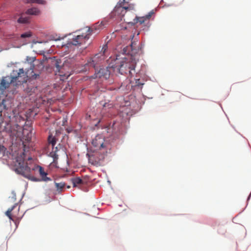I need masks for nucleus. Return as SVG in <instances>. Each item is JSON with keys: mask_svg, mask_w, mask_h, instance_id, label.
Listing matches in <instances>:
<instances>
[{"mask_svg": "<svg viewBox=\"0 0 251 251\" xmlns=\"http://www.w3.org/2000/svg\"><path fill=\"white\" fill-rule=\"evenodd\" d=\"M120 6H117L114 9V12L115 14L120 15L121 16L125 15L126 11L133 10L134 9V4H129L126 5V0H120Z\"/></svg>", "mask_w": 251, "mask_h": 251, "instance_id": "nucleus-7", "label": "nucleus"}, {"mask_svg": "<svg viewBox=\"0 0 251 251\" xmlns=\"http://www.w3.org/2000/svg\"><path fill=\"white\" fill-rule=\"evenodd\" d=\"M18 204V203H15L14 205L11 207L9 208L6 212V215L8 217L10 220L14 221V219L16 218H18V213L20 210V207L19 206L17 208V210L13 211V210L17 208Z\"/></svg>", "mask_w": 251, "mask_h": 251, "instance_id": "nucleus-11", "label": "nucleus"}, {"mask_svg": "<svg viewBox=\"0 0 251 251\" xmlns=\"http://www.w3.org/2000/svg\"><path fill=\"white\" fill-rule=\"evenodd\" d=\"M146 21H147V20L145 16L140 17H136L135 19H134L133 22H132V24L134 25L139 23L140 25H142L144 24Z\"/></svg>", "mask_w": 251, "mask_h": 251, "instance_id": "nucleus-17", "label": "nucleus"}, {"mask_svg": "<svg viewBox=\"0 0 251 251\" xmlns=\"http://www.w3.org/2000/svg\"><path fill=\"white\" fill-rule=\"evenodd\" d=\"M5 151L6 148L3 146L0 145V158L4 156Z\"/></svg>", "mask_w": 251, "mask_h": 251, "instance_id": "nucleus-21", "label": "nucleus"}, {"mask_svg": "<svg viewBox=\"0 0 251 251\" xmlns=\"http://www.w3.org/2000/svg\"><path fill=\"white\" fill-rule=\"evenodd\" d=\"M54 65L55 66V72L56 73H58V75L60 76L64 77L65 78H68L70 74L68 73H64L63 70L65 66L62 64L61 60L60 59H55L54 60Z\"/></svg>", "mask_w": 251, "mask_h": 251, "instance_id": "nucleus-8", "label": "nucleus"}, {"mask_svg": "<svg viewBox=\"0 0 251 251\" xmlns=\"http://www.w3.org/2000/svg\"><path fill=\"white\" fill-rule=\"evenodd\" d=\"M136 62L132 57L129 58H125L122 59L116 58L109 64V67L113 68L121 75H132V71H134Z\"/></svg>", "mask_w": 251, "mask_h": 251, "instance_id": "nucleus-3", "label": "nucleus"}, {"mask_svg": "<svg viewBox=\"0 0 251 251\" xmlns=\"http://www.w3.org/2000/svg\"><path fill=\"white\" fill-rule=\"evenodd\" d=\"M33 170L38 171L41 177L42 180L44 181H48L51 180L50 177L47 176V173L44 171V169L43 167L40 166H37L33 169Z\"/></svg>", "mask_w": 251, "mask_h": 251, "instance_id": "nucleus-14", "label": "nucleus"}, {"mask_svg": "<svg viewBox=\"0 0 251 251\" xmlns=\"http://www.w3.org/2000/svg\"><path fill=\"white\" fill-rule=\"evenodd\" d=\"M101 56H102L101 53H98L90 58L85 65V71L87 70L86 67L88 66H90L96 69V68L97 67V66L100 63V61L103 59L102 58H101Z\"/></svg>", "mask_w": 251, "mask_h": 251, "instance_id": "nucleus-9", "label": "nucleus"}, {"mask_svg": "<svg viewBox=\"0 0 251 251\" xmlns=\"http://www.w3.org/2000/svg\"><path fill=\"white\" fill-rule=\"evenodd\" d=\"M32 130L33 128L30 126H25L23 128V139L26 141L27 142L30 141L31 140L32 135L33 134Z\"/></svg>", "mask_w": 251, "mask_h": 251, "instance_id": "nucleus-13", "label": "nucleus"}, {"mask_svg": "<svg viewBox=\"0 0 251 251\" xmlns=\"http://www.w3.org/2000/svg\"><path fill=\"white\" fill-rule=\"evenodd\" d=\"M14 201H16V196L14 194L13 195V196L11 198Z\"/></svg>", "mask_w": 251, "mask_h": 251, "instance_id": "nucleus-29", "label": "nucleus"}, {"mask_svg": "<svg viewBox=\"0 0 251 251\" xmlns=\"http://www.w3.org/2000/svg\"><path fill=\"white\" fill-rule=\"evenodd\" d=\"M32 158L31 157H28L27 158L28 161L31 162L32 161ZM30 162H29V164H30Z\"/></svg>", "mask_w": 251, "mask_h": 251, "instance_id": "nucleus-28", "label": "nucleus"}, {"mask_svg": "<svg viewBox=\"0 0 251 251\" xmlns=\"http://www.w3.org/2000/svg\"><path fill=\"white\" fill-rule=\"evenodd\" d=\"M36 3L41 4H45L46 3V2L44 0H37Z\"/></svg>", "mask_w": 251, "mask_h": 251, "instance_id": "nucleus-26", "label": "nucleus"}, {"mask_svg": "<svg viewBox=\"0 0 251 251\" xmlns=\"http://www.w3.org/2000/svg\"><path fill=\"white\" fill-rule=\"evenodd\" d=\"M29 68L25 69V71L23 68L19 69L18 70H14L11 75L3 77L0 83V90L4 91L6 88H8L10 85L18 86L22 85L24 91L28 95L35 93L37 90V88L30 81H27L26 77L32 79H36L39 76V74H36L33 70L34 65L32 63L28 64Z\"/></svg>", "mask_w": 251, "mask_h": 251, "instance_id": "nucleus-1", "label": "nucleus"}, {"mask_svg": "<svg viewBox=\"0 0 251 251\" xmlns=\"http://www.w3.org/2000/svg\"><path fill=\"white\" fill-rule=\"evenodd\" d=\"M6 100H3L0 103V116L2 117V112L4 113L3 120L0 122V132L5 131L8 133L10 136L17 137L19 136L18 130L20 126L16 124L14 126L16 128L14 127H12L11 123H16V119L19 116L16 115L13 110L6 107Z\"/></svg>", "mask_w": 251, "mask_h": 251, "instance_id": "nucleus-2", "label": "nucleus"}, {"mask_svg": "<svg viewBox=\"0 0 251 251\" xmlns=\"http://www.w3.org/2000/svg\"><path fill=\"white\" fill-rule=\"evenodd\" d=\"M48 140L49 143L51 145L52 148V151L50 153V156L53 158L54 160H56L58 159V156L56 153L57 147H55V149H54V147L56 144V139L54 137H53L52 135H50L48 137Z\"/></svg>", "mask_w": 251, "mask_h": 251, "instance_id": "nucleus-12", "label": "nucleus"}, {"mask_svg": "<svg viewBox=\"0 0 251 251\" xmlns=\"http://www.w3.org/2000/svg\"><path fill=\"white\" fill-rule=\"evenodd\" d=\"M37 0H26L27 3H36Z\"/></svg>", "mask_w": 251, "mask_h": 251, "instance_id": "nucleus-27", "label": "nucleus"}, {"mask_svg": "<svg viewBox=\"0 0 251 251\" xmlns=\"http://www.w3.org/2000/svg\"><path fill=\"white\" fill-rule=\"evenodd\" d=\"M32 33L30 31H27L22 34L20 35V38H29L31 37Z\"/></svg>", "mask_w": 251, "mask_h": 251, "instance_id": "nucleus-20", "label": "nucleus"}, {"mask_svg": "<svg viewBox=\"0 0 251 251\" xmlns=\"http://www.w3.org/2000/svg\"><path fill=\"white\" fill-rule=\"evenodd\" d=\"M92 144L94 147L96 148V150L99 151L95 152L93 156L96 158L95 161L100 163L104 159L107 150L109 149V144L105 141L104 137L100 134L97 135L93 139Z\"/></svg>", "mask_w": 251, "mask_h": 251, "instance_id": "nucleus-4", "label": "nucleus"}, {"mask_svg": "<svg viewBox=\"0 0 251 251\" xmlns=\"http://www.w3.org/2000/svg\"><path fill=\"white\" fill-rule=\"evenodd\" d=\"M55 186L58 191H61L62 189L65 186V183L64 182H60V183H55Z\"/></svg>", "mask_w": 251, "mask_h": 251, "instance_id": "nucleus-19", "label": "nucleus"}, {"mask_svg": "<svg viewBox=\"0 0 251 251\" xmlns=\"http://www.w3.org/2000/svg\"><path fill=\"white\" fill-rule=\"evenodd\" d=\"M105 24V22L102 21L100 23V24L98 25H96L95 26V28L96 29H98V30L101 29L104 27Z\"/></svg>", "mask_w": 251, "mask_h": 251, "instance_id": "nucleus-22", "label": "nucleus"}, {"mask_svg": "<svg viewBox=\"0 0 251 251\" xmlns=\"http://www.w3.org/2000/svg\"><path fill=\"white\" fill-rule=\"evenodd\" d=\"M25 13L27 15L36 16L40 14V11L38 8L33 7L27 9Z\"/></svg>", "mask_w": 251, "mask_h": 251, "instance_id": "nucleus-16", "label": "nucleus"}, {"mask_svg": "<svg viewBox=\"0 0 251 251\" xmlns=\"http://www.w3.org/2000/svg\"><path fill=\"white\" fill-rule=\"evenodd\" d=\"M83 30L85 32H82L81 34L77 35L72 39L71 44L75 46L80 45L85 43L89 38L90 35L92 34V29L90 27H86Z\"/></svg>", "mask_w": 251, "mask_h": 251, "instance_id": "nucleus-6", "label": "nucleus"}, {"mask_svg": "<svg viewBox=\"0 0 251 251\" xmlns=\"http://www.w3.org/2000/svg\"><path fill=\"white\" fill-rule=\"evenodd\" d=\"M135 86H140L144 84L143 82H141L140 79H135Z\"/></svg>", "mask_w": 251, "mask_h": 251, "instance_id": "nucleus-23", "label": "nucleus"}, {"mask_svg": "<svg viewBox=\"0 0 251 251\" xmlns=\"http://www.w3.org/2000/svg\"><path fill=\"white\" fill-rule=\"evenodd\" d=\"M24 151L20 155H17L15 158L14 165L15 167V171L18 174H21L25 177L34 181H37L38 180V179L32 177L30 175L31 169L28 166L27 162H25L26 158L25 149Z\"/></svg>", "mask_w": 251, "mask_h": 251, "instance_id": "nucleus-5", "label": "nucleus"}, {"mask_svg": "<svg viewBox=\"0 0 251 251\" xmlns=\"http://www.w3.org/2000/svg\"><path fill=\"white\" fill-rule=\"evenodd\" d=\"M106 49H107V46H106V45H105V46H104V47L102 48V50H101V52H102V54H101V55H102V56H101V57H102V59H103V58H104V53H105V50H106Z\"/></svg>", "mask_w": 251, "mask_h": 251, "instance_id": "nucleus-25", "label": "nucleus"}, {"mask_svg": "<svg viewBox=\"0 0 251 251\" xmlns=\"http://www.w3.org/2000/svg\"><path fill=\"white\" fill-rule=\"evenodd\" d=\"M30 21V17L27 16L25 13L21 14L20 18L18 19L17 22L19 24H28Z\"/></svg>", "mask_w": 251, "mask_h": 251, "instance_id": "nucleus-15", "label": "nucleus"}, {"mask_svg": "<svg viewBox=\"0 0 251 251\" xmlns=\"http://www.w3.org/2000/svg\"><path fill=\"white\" fill-rule=\"evenodd\" d=\"M154 14V12L153 11V10L150 11L148 14L146 15L145 17H146V19L147 20H149L151 17V16Z\"/></svg>", "mask_w": 251, "mask_h": 251, "instance_id": "nucleus-24", "label": "nucleus"}, {"mask_svg": "<svg viewBox=\"0 0 251 251\" xmlns=\"http://www.w3.org/2000/svg\"><path fill=\"white\" fill-rule=\"evenodd\" d=\"M109 65L106 68H102L100 69L98 72H96L94 75L92 76V78L95 79L97 78H102L105 79L108 78L110 76V72L108 70V68H110Z\"/></svg>", "mask_w": 251, "mask_h": 251, "instance_id": "nucleus-10", "label": "nucleus"}, {"mask_svg": "<svg viewBox=\"0 0 251 251\" xmlns=\"http://www.w3.org/2000/svg\"><path fill=\"white\" fill-rule=\"evenodd\" d=\"M72 182L73 183V186L75 187L78 184H83L84 181L82 179L79 177H75L72 179Z\"/></svg>", "mask_w": 251, "mask_h": 251, "instance_id": "nucleus-18", "label": "nucleus"}]
</instances>
